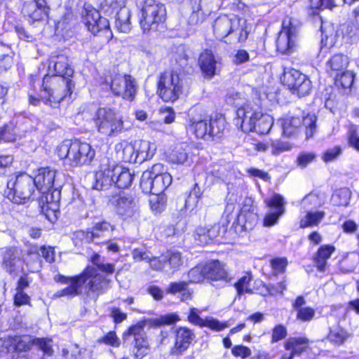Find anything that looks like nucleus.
Here are the masks:
<instances>
[{"label":"nucleus","instance_id":"nucleus-16","mask_svg":"<svg viewBox=\"0 0 359 359\" xmlns=\"http://www.w3.org/2000/svg\"><path fill=\"white\" fill-rule=\"evenodd\" d=\"M79 276L83 280L82 286L85 285L88 292H102L108 288L110 283L109 280L98 273L97 269L94 266L86 267L83 272Z\"/></svg>","mask_w":359,"mask_h":359},{"label":"nucleus","instance_id":"nucleus-19","mask_svg":"<svg viewBox=\"0 0 359 359\" xmlns=\"http://www.w3.org/2000/svg\"><path fill=\"white\" fill-rule=\"evenodd\" d=\"M50 8L46 0H34L23 6L22 12L33 21L43 20L48 14Z\"/></svg>","mask_w":359,"mask_h":359},{"label":"nucleus","instance_id":"nucleus-41","mask_svg":"<svg viewBox=\"0 0 359 359\" xmlns=\"http://www.w3.org/2000/svg\"><path fill=\"white\" fill-rule=\"evenodd\" d=\"M114 226L111 225L107 222H102L97 223L90 231H87L85 234L86 239L88 242L94 241L96 238H100L104 236V233L107 231H114Z\"/></svg>","mask_w":359,"mask_h":359},{"label":"nucleus","instance_id":"nucleus-47","mask_svg":"<svg viewBox=\"0 0 359 359\" xmlns=\"http://www.w3.org/2000/svg\"><path fill=\"white\" fill-rule=\"evenodd\" d=\"M298 24L290 18H285L283 21V29L280 32H285L287 36L296 40L298 33Z\"/></svg>","mask_w":359,"mask_h":359},{"label":"nucleus","instance_id":"nucleus-39","mask_svg":"<svg viewBox=\"0 0 359 359\" xmlns=\"http://www.w3.org/2000/svg\"><path fill=\"white\" fill-rule=\"evenodd\" d=\"M209 125V140L214 138H220L226 128L225 119L222 117L210 118L208 121Z\"/></svg>","mask_w":359,"mask_h":359},{"label":"nucleus","instance_id":"nucleus-25","mask_svg":"<svg viewBox=\"0 0 359 359\" xmlns=\"http://www.w3.org/2000/svg\"><path fill=\"white\" fill-rule=\"evenodd\" d=\"M209 119L206 118H190L188 129L193 133L197 138L209 140Z\"/></svg>","mask_w":359,"mask_h":359},{"label":"nucleus","instance_id":"nucleus-26","mask_svg":"<svg viewBox=\"0 0 359 359\" xmlns=\"http://www.w3.org/2000/svg\"><path fill=\"white\" fill-rule=\"evenodd\" d=\"M135 153L137 163H142L151 159L156 152V147L154 144L147 140L135 142Z\"/></svg>","mask_w":359,"mask_h":359},{"label":"nucleus","instance_id":"nucleus-6","mask_svg":"<svg viewBox=\"0 0 359 359\" xmlns=\"http://www.w3.org/2000/svg\"><path fill=\"white\" fill-rule=\"evenodd\" d=\"M7 187V197L9 200L16 204H25L32 200L36 184L32 177L26 173H20L15 177V180H11L8 182Z\"/></svg>","mask_w":359,"mask_h":359},{"label":"nucleus","instance_id":"nucleus-46","mask_svg":"<svg viewBox=\"0 0 359 359\" xmlns=\"http://www.w3.org/2000/svg\"><path fill=\"white\" fill-rule=\"evenodd\" d=\"M122 149V159L126 162L137 163L135 144L128 142H123L118 144Z\"/></svg>","mask_w":359,"mask_h":359},{"label":"nucleus","instance_id":"nucleus-15","mask_svg":"<svg viewBox=\"0 0 359 359\" xmlns=\"http://www.w3.org/2000/svg\"><path fill=\"white\" fill-rule=\"evenodd\" d=\"M110 202L116 213L126 218L132 217L138 212L137 202L131 195L126 192L121 191L112 196Z\"/></svg>","mask_w":359,"mask_h":359},{"label":"nucleus","instance_id":"nucleus-34","mask_svg":"<svg viewBox=\"0 0 359 359\" xmlns=\"http://www.w3.org/2000/svg\"><path fill=\"white\" fill-rule=\"evenodd\" d=\"M163 165L161 163L154 164L151 170H147L143 172L140 180V188L142 191L150 190L151 178L156 177V176L161 175L164 172Z\"/></svg>","mask_w":359,"mask_h":359},{"label":"nucleus","instance_id":"nucleus-20","mask_svg":"<svg viewBox=\"0 0 359 359\" xmlns=\"http://www.w3.org/2000/svg\"><path fill=\"white\" fill-rule=\"evenodd\" d=\"M49 72L55 73L53 76L70 77L74 74V69L68 63V58L64 55L52 56L48 65Z\"/></svg>","mask_w":359,"mask_h":359},{"label":"nucleus","instance_id":"nucleus-18","mask_svg":"<svg viewBox=\"0 0 359 359\" xmlns=\"http://www.w3.org/2000/svg\"><path fill=\"white\" fill-rule=\"evenodd\" d=\"M57 280L62 283L67 284L68 286L56 292L54 294L55 297H75L81 293L83 280L79 276L73 277L60 276Z\"/></svg>","mask_w":359,"mask_h":359},{"label":"nucleus","instance_id":"nucleus-30","mask_svg":"<svg viewBox=\"0 0 359 359\" xmlns=\"http://www.w3.org/2000/svg\"><path fill=\"white\" fill-rule=\"evenodd\" d=\"M348 58L343 54L334 55L327 62V71L334 75L346 69L348 65Z\"/></svg>","mask_w":359,"mask_h":359},{"label":"nucleus","instance_id":"nucleus-43","mask_svg":"<svg viewBox=\"0 0 359 359\" xmlns=\"http://www.w3.org/2000/svg\"><path fill=\"white\" fill-rule=\"evenodd\" d=\"M354 74L346 69L335 74L334 83L339 88H349L352 86L354 81Z\"/></svg>","mask_w":359,"mask_h":359},{"label":"nucleus","instance_id":"nucleus-14","mask_svg":"<svg viewBox=\"0 0 359 359\" xmlns=\"http://www.w3.org/2000/svg\"><path fill=\"white\" fill-rule=\"evenodd\" d=\"M82 19L88 31L95 35L100 32L109 30V20L102 18L99 11L89 5H84Z\"/></svg>","mask_w":359,"mask_h":359},{"label":"nucleus","instance_id":"nucleus-17","mask_svg":"<svg viewBox=\"0 0 359 359\" xmlns=\"http://www.w3.org/2000/svg\"><path fill=\"white\" fill-rule=\"evenodd\" d=\"M270 212L264 219V226H271L278 222L279 217L285 212L284 198L281 195L274 194L271 198L265 201Z\"/></svg>","mask_w":359,"mask_h":359},{"label":"nucleus","instance_id":"nucleus-63","mask_svg":"<svg viewBox=\"0 0 359 359\" xmlns=\"http://www.w3.org/2000/svg\"><path fill=\"white\" fill-rule=\"evenodd\" d=\"M245 221L243 223V227L246 230L252 229L257 223L258 215L252 212H249L243 215Z\"/></svg>","mask_w":359,"mask_h":359},{"label":"nucleus","instance_id":"nucleus-8","mask_svg":"<svg viewBox=\"0 0 359 359\" xmlns=\"http://www.w3.org/2000/svg\"><path fill=\"white\" fill-rule=\"evenodd\" d=\"M184 81L182 77L174 72H164L158 81V93L165 102H174L182 93Z\"/></svg>","mask_w":359,"mask_h":359},{"label":"nucleus","instance_id":"nucleus-12","mask_svg":"<svg viewBox=\"0 0 359 359\" xmlns=\"http://www.w3.org/2000/svg\"><path fill=\"white\" fill-rule=\"evenodd\" d=\"M180 320V318L176 313H169L160 316L158 318H149L138 322L136 325L131 326L128 330V334L134 338L146 334L144 328L148 327H161L163 325H172Z\"/></svg>","mask_w":359,"mask_h":359},{"label":"nucleus","instance_id":"nucleus-44","mask_svg":"<svg viewBox=\"0 0 359 359\" xmlns=\"http://www.w3.org/2000/svg\"><path fill=\"white\" fill-rule=\"evenodd\" d=\"M149 204L152 211L161 213L165 208L167 198L164 194L150 193Z\"/></svg>","mask_w":359,"mask_h":359},{"label":"nucleus","instance_id":"nucleus-31","mask_svg":"<svg viewBox=\"0 0 359 359\" xmlns=\"http://www.w3.org/2000/svg\"><path fill=\"white\" fill-rule=\"evenodd\" d=\"M334 250V247L331 245H322L318 250L314 257V262L317 269L320 271H323L325 270L327 259L331 257Z\"/></svg>","mask_w":359,"mask_h":359},{"label":"nucleus","instance_id":"nucleus-54","mask_svg":"<svg viewBox=\"0 0 359 359\" xmlns=\"http://www.w3.org/2000/svg\"><path fill=\"white\" fill-rule=\"evenodd\" d=\"M189 280L188 283H196L201 282L205 278L204 265L192 268L188 273Z\"/></svg>","mask_w":359,"mask_h":359},{"label":"nucleus","instance_id":"nucleus-23","mask_svg":"<svg viewBox=\"0 0 359 359\" xmlns=\"http://www.w3.org/2000/svg\"><path fill=\"white\" fill-rule=\"evenodd\" d=\"M2 266L9 273L15 271L20 262L18 252L15 248H6L1 250Z\"/></svg>","mask_w":359,"mask_h":359},{"label":"nucleus","instance_id":"nucleus-49","mask_svg":"<svg viewBox=\"0 0 359 359\" xmlns=\"http://www.w3.org/2000/svg\"><path fill=\"white\" fill-rule=\"evenodd\" d=\"M351 192L348 189L337 191L332 196V201L337 205H347L349 203Z\"/></svg>","mask_w":359,"mask_h":359},{"label":"nucleus","instance_id":"nucleus-33","mask_svg":"<svg viewBox=\"0 0 359 359\" xmlns=\"http://www.w3.org/2000/svg\"><path fill=\"white\" fill-rule=\"evenodd\" d=\"M308 346L309 339L306 337H290L284 344L285 348L295 355L305 351Z\"/></svg>","mask_w":359,"mask_h":359},{"label":"nucleus","instance_id":"nucleus-32","mask_svg":"<svg viewBox=\"0 0 359 359\" xmlns=\"http://www.w3.org/2000/svg\"><path fill=\"white\" fill-rule=\"evenodd\" d=\"M188 284L189 283L186 281L172 282L167 287L166 292L171 294L178 293L181 301H187L192 296V291L188 288Z\"/></svg>","mask_w":359,"mask_h":359},{"label":"nucleus","instance_id":"nucleus-9","mask_svg":"<svg viewBox=\"0 0 359 359\" xmlns=\"http://www.w3.org/2000/svg\"><path fill=\"white\" fill-rule=\"evenodd\" d=\"M110 88L114 95L132 102L137 92V84L132 76L118 74L112 77Z\"/></svg>","mask_w":359,"mask_h":359},{"label":"nucleus","instance_id":"nucleus-51","mask_svg":"<svg viewBox=\"0 0 359 359\" xmlns=\"http://www.w3.org/2000/svg\"><path fill=\"white\" fill-rule=\"evenodd\" d=\"M252 280V276L250 273H246L245 276L238 279L237 283H235V287L239 295L243 292L252 293V289L249 288L250 283Z\"/></svg>","mask_w":359,"mask_h":359},{"label":"nucleus","instance_id":"nucleus-24","mask_svg":"<svg viewBox=\"0 0 359 359\" xmlns=\"http://www.w3.org/2000/svg\"><path fill=\"white\" fill-rule=\"evenodd\" d=\"M204 272L207 279L212 280H223L226 282L229 280L227 272L217 260L205 264L204 265Z\"/></svg>","mask_w":359,"mask_h":359},{"label":"nucleus","instance_id":"nucleus-13","mask_svg":"<svg viewBox=\"0 0 359 359\" xmlns=\"http://www.w3.org/2000/svg\"><path fill=\"white\" fill-rule=\"evenodd\" d=\"M175 341L170 347V355L180 357L188 350L194 341L196 334L194 331L187 327H178L174 330Z\"/></svg>","mask_w":359,"mask_h":359},{"label":"nucleus","instance_id":"nucleus-29","mask_svg":"<svg viewBox=\"0 0 359 359\" xmlns=\"http://www.w3.org/2000/svg\"><path fill=\"white\" fill-rule=\"evenodd\" d=\"M192 147L183 143L177 146L170 155V160L175 163L184 164L191 161Z\"/></svg>","mask_w":359,"mask_h":359},{"label":"nucleus","instance_id":"nucleus-38","mask_svg":"<svg viewBox=\"0 0 359 359\" xmlns=\"http://www.w3.org/2000/svg\"><path fill=\"white\" fill-rule=\"evenodd\" d=\"M166 264L165 271H170L172 273L177 271L183 264V259L181 252L178 251H168L165 256Z\"/></svg>","mask_w":359,"mask_h":359},{"label":"nucleus","instance_id":"nucleus-59","mask_svg":"<svg viewBox=\"0 0 359 359\" xmlns=\"http://www.w3.org/2000/svg\"><path fill=\"white\" fill-rule=\"evenodd\" d=\"M297 312V318L302 321H310L315 316V310L309 306L300 308Z\"/></svg>","mask_w":359,"mask_h":359},{"label":"nucleus","instance_id":"nucleus-60","mask_svg":"<svg viewBox=\"0 0 359 359\" xmlns=\"http://www.w3.org/2000/svg\"><path fill=\"white\" fill-rule=\"evenodd\" d=\"M134 346L137 349V352H140L141 355L144 354L149 348L147 335L145 334L134 338Z\"/></svg>","mask_w":359,"mask_h":359},{"label":"nucleus","instance_id":"nucleus-7","mask_svg":"<svg viewBox=\"0 0 359 359\" xmlns=\"http://www.w3.org/2000/svg\"><path fill=\"white\" fill-rule=\"evenodd\" d=\"M141 13L140 24L143 32L147 33L156 30L158 25L164 22L166 11L163 4L150 0L145 2Z\"/></svg>","mask_w":359,"mask_h":359},{"label":"nucleus","instance_id":"nucleus-11","mask_svg":"<svg viewBox=\"0 0 359 359\" xmlns=\"http://www.w3.org/2000/svg\"><path fill=\"white\" fill-rule=\"evenodd\" d=\"M259 110L257 105L252 104L239 107L236 111V117L233 119L234 124L244 133L253 131Z\"/></svg>","mask_w":359,"mask_h":359},{"label":"nucleus","instance_id":"nucleus-62","mask_svg":"<svg viewBox=\"0 0 359 359\" xmlns=\"http://www.w3.org/2000/svg\"><path fill=\"white\" fill-rule=\"evenodd\" d=\"M287 329L283 325H276L272 330L271 343L278 342L285 338Z\"/></svg>","mask_w":359,"mask_h":359},{"label":"nucleus","instance_id":"nucleus-64","mask_svg":"<svg viewBox=\"0 0 359 359\" xmlns=\"http://www.w3.org/2000/svg\"><path fill=\"white\" fill-rule=\"evenodd\" d=\"M270 264L275 273H283L287 265V261L286 258H276L271 260Z\"/></svg>","mask_w":359,"mask_h":359},{"label":"nucleus","instance_id":"nucleus-52","mask_svg":"<svg viewBox=\"0 0 359 359\" xmlns=\"http://www.w3.org/2000/svg\"><path fill=\"white\" fill-rule=\"evenodd\" d=\"M292 149V145L287 142L275 140L271 142V153L274 156H278L285 151H290Z\"/></svg>","mask_w":359,"mask_h":359},{"label":"nucleus","instance_id":"nucleus-37","mask_svg":"<svg viewBox=\"0 0 359 359\" xmlns=\"http://www.w3.org/2000/svg\"><path fill=\"white\" fill-rule=\"evenodd\" d=\"M208 10H204L201 4H196L192 7V11L189 16L188 23L190 25H201L210 15Z\"/></svg>","mask_w":359,"mask_h":359},{"label":"nucleus","instance_id":"nucleus-28","mask_svg":"<svg viewBox=\"0 0 359 359\" xmlns=\"http://www.w3.org/2000/svg\"><path fill=\"white\" fill-rule=\"evenodd\" d=\"M151 187L150 190L142 191L143 192L147 193H158L163 194V192L171 184L172 177L167 172H165L161 175L156 176V177L151 178L150 180Z\"/></svg>","mask_w":359,"mask_h":359},{"label":"nucleus","instance_id":"nucleus-53","mask_svg":"<svg viewBox=\"0 0 359 359\" xmlns=\"http://www.w3.org/2000/svg\"><path fill=\"white\" fill-rule=\"evenodd\" d=\"M316 154L314 152H301L296 160L297 165L305 168L309 164L315 161L316 159Z\"/></svg>","mask_w":359,"mask_h":359},{"label":"nucleus","instance_id":"nucleus-61","mask_svg":"<svg viewBox=\"0 0 359 359\" xmlns=\"http://www.w3.org/2000/svg\"><path fill=\"white\" fill-rule=\"evenodd\" d=\"M194 237L195 239L198 241L201 245H207L210 241V237L208 236L207 227H197L195 231Z\"/></svg>","mask_w":359,"mask_h":359},{"label":"nucleus","instance_id":"nucleus-4","mask_svg":"<svg viewBox=\"0 0 359 359\" xmlns=\"http://www.w3.org/2000/svg\"><path fill=\"white\" fill-rule=\"evenodd\" d=\"M213 32L215 36L223 39L231 35L233 42H243L248 36L245 21L233 15L231 18L223 15L219 16L215 21Z\"/></svg>","mask_w":359,"mask_h":359},{"label":"nucleus","instance_id":"nucleus-1","mask_svg":"<svg viewBox=\"0 0 359 359\" xmlns=\"http://www.w3.org/2000/svg\"><path fill=\"white\" fill-rule=\"evenodd\" d=\"M134 172L128 168L116 165L107 157L101 159L99 170L96 172L95 189L104 190L112 184L119 189L129 187L134 179Z\"/></svg>","mask_w":359,"mask_h":359},{"label":"nucleus","instance_id":"nucleus-48","mask_svg":"<svg viewBox=\"0 0 359 359\" xmlns=\"http://www.w3.org/2000/svg\"><path fill=\"white\" fill-rule=\"evenodd\" d=\"M41 254H27L24 257V262L28 267V271L32 273L40 270L41 268Z\"/></svg>","mask_w":359,"mask_h":359},{"label":"nucleus","instance_id":"nucleus-10","mask_svg":"<svg viewBox=\"0 0 359 359\" xmlns=\"http://www.w3.org/2000/svg\"><path fill=\"white\" fill-rule=\"evenodd\" d=\"M281 79L284 85L299 97L309 95L311 90L312 85L310 79L297 69H285Z\"/></svg>","mask_w":359,"mask_h":359},{"label":"nucleus","instance_id":"nucleus-45","mask_svg":"<svg viewBox=\"0 0 359 359\" xmlns=\"http://www.w3.org/2000/svg\"><path fill=\"white\" fill-rule=\"evenodd\" d=\"M302 116V126L306 128V135L307 138L312 137L316 130V117L313 114H305L299 111Z\"/></svg>","mask_w":359,"mask_h":359},{"label":"nucleus","instance_id":"nucleus-58","mask_svg":"<svg viewBox=\"0 0 359 359\" xmlns=\"http://www.w3.org/2000/svg\"><path fill=\"white\" fill-rule=\"evenodd\" d=\"M35 346L39 347L46 354L51 355L53 350L52 348V341L48 339H39L34 338Z\"/></svg>","mask_w":359,"mask_h":359},{"label":"nucleus","instance_id":"nucleus-36","mask_svg":"<svg viewBox=\"0 0 359 359\" xmlns=\"http://www.w3.org/2000/svg\"><path fill=\"white\" fill-rule=\"evenodd\" d=\"M306 211V215L299 222V226L302 229L318 226L325 217V212L323 211Z\"/></svg>","mask_w":359,"mask_h":359},{"label":"nucleus","instance_id":"nucleus-35","mask_svg":"<svg viewBox=\"0 0 359 359\" xmlns=\"http://www.w3.org/2000/svg\"><path fill=\"white\" fill-rule=\"evenodd\" d=\"M277 50L283 54H291L297 48L296 40L289 37L285 32H280L276 41Z\"/></svg>","mask_w":359,"mask_h":359},{"label":"nucleus","instance_id":"nucleus-2","mask_svg":"<svg viewBox=\"0 0 359 359\" xmlns=\"http://www.w3.org/2000/svg\"><path fill=\"white\" fill-rule=\"evenodd\" d=\"M57 154L65 164L78 167L90 164L95 156V151L86 142L68 141L62 142L57 148Z\"/></svg>","mask_w":359,"mask_h":359},{"label":"nucleus","instance_id":"nucleus-5","mask_svg":"<svg viewBox=\"0 0 359 359\" xmlns=\"http://www.w3.org/2000/svg\"><path fill=\"white\" fill-rule=\"evenodd\" d=\"M93 120L98 133L106 136H116L126 130L123 116L109 107H100Z\"/></svg>","mask_w":359,"mask_h":359},{"label":"nucleus","instance_id":"nucleus-22","mask_svg":"<svg viewBox=\"0 0 359 359\" xmlns=\"http://www.w3.org/2000/svg\"><path fill=\"white\" fill-rule=\"evenodd\" d=\"M198 63L205 77L211 79L215 74L217 61L211 50H205L201 53Z\"/></svg>","mask_w":359,"mask_h":359},{"label":"nucleus","instance_id":"nucleus-42","mask_svg":"<svg viewBox=\"0 0 359 359\" xmlns=\"http://www.w3.org/2000/svg\"><path fill=\"white\" fill-rule=\"evenodd\" d=\"M11 343L14 345L15 350L18 352L28 351L35 345L34 338L29 335L11 337Z\"/></svg>","mask_w":359,"mask_h":359},{"label":"nucleus","instance_id":"nucleus-57","mask_svg":"<svg viewBox=\"0 0 359 359\" xmlns=\"http://www.w3.org/2000/svg\"><path fill=\"white\" fill-rule=\"evenodd\" d=\"M347 137L348 144L359 151V137L355 126H350L347 133Z\"/></svg>","mask_w":359,"mask_h":359},{"label":"nucleus","instance_id":"nucleus-27","mask_svg":"<svg viewBox=\"0 0 359 359\" xmlns=\"http://www.w3.org/2000/svg\"><path fill=\"white\" fill-rule=\"evenodd\" d=\"M130 11L126 6L116 11L115 27L118 31L128 33L131 30Z\"/></svg>","mask_w":359,"mask_h":359},{"label":"nucleus","instance_id":"nucleus-56","mask_svg":"<svg viewBox=\"0 0 359 359\" xmlns=\"http://www.w3.org/2000/svg\"><path fill=\"white\" fill-rule=\"evenodd\" d=\"M98 342L114 347L120 346V340L114 331L109 332L105 336L98 339Z\"/></svg>","mask_w":359,"mask_h":359},{"label":"nucleus","instance_id":"nucleus-55","mask_svg":"<svg viewBox=\"0 0 359 359\" xmlns=\"http://www.w3.org/2000/svg\"><path fill=\"white\" fill-rule=\"evenodd\" d=\"M341 149L339 146L327 149L322 155V159L325 163H330L337 160L341 154Z\"/></svg>","mask_w":359,"mask_h":359},{"label":"nucleus","instance_id":"nucleus-50","mask_svg":"<svg viewBox=\"0 0 359 359\" xmlns=\"http://www.w3.org/2000/svg\"><path fill=\"white\" fill-rule=\"evenodd\" d=\"M348 334L341 327L332 328L328 335L329 340L335 344L340 345L346 339Z\"/></svg>","mask_w":359,"mask_h":359},{"label":"nucleus","instance_id":"nucleus-3","mask_svg":"<svg viewBox=\"0 0 359 359\" xmlns=\"http://www.w3.org/2000/svg\"><path fill=\"white\" fill-rule=\"evenodd\" d=\"M43 90L41 97L46 104H58L67 96H70L74 83L68 77L46 76L43 80Z\"/></svg>","mask_w":359,"mask_h":359},{"label":"nucleus","instance_id":"nucleus-21","mask_svg":"<svg viewBox=\"0 0 359 359\" xmlns=\"http://www.w3.org/2000/svg\"><path fill=\"white\" fill-rule=\"evenodd\" d=\"M55 177V171L50 168H41L34 178L36 188L40 191L46 193L50 191L53 187Z\"/></svg>","mask_w":359,"mask_h":359},{"label":"nucleus","instance_id":"nucleus-40","mask_svg":"<svg viewBox=\"0 0 359 359\" xmlns=\"http://www.w3.org/2000/svg\"><path fill=\"white\" fill-rule=\"evenodd\" d=\"M255 129L253 131L259 134H266L269 132L273 124V118L266 114H263L259 110V115L257 116Z\"/></svg>","mask_w":359,"mask_h":359}]
</instances>
